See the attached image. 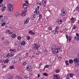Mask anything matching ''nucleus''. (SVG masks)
<instances>
[{
  "label": "nucleus",
  "instance_id": "1a4fd4ad",
  "mask_svg": "<svg viewBox=\"0 0 79 79\" xmlns=\"http://www.w3.org/2000/svg\"><path fill=\"white\" fill-rule=\"evenodd\" d=\"M21 15V16H26V11H23L22 12Z\"/></svg>",
  "mask_w": 79,
  "mask_h": 79
},
{
  "label": "nucleus",
  "instance_id": "aec40b11",
  "mask_svg": "<svg viewBox=\"0 0 79 79\" xmlns=\"http://www.w3.org/2000/svg\"><path fill=\"white\" fill-rule=\"evenodd\" d=\"M11 36L12 38H14L15 37H16V35L15 34H13Z\"/></svg>",
  "mask_w": 79,
  "mask_h": 79
},
{
  "label": "nucleus",
  "instance_id": "bf43d9fd",
  "mask_svg": "<svg viewBox=\"0 0 79 79\" xmlns=\"http://www.w3.org/2000/svg\"><path fill=\"white\" fill-rule=\"evenodd\" d=\"M38 5L40 6L41 5V3H40V2H38Z\"/></svg>",
  "mask_w": 79,
  "mask_h": 79
},
{
  "label": "nucleus",
  "instance_id": "7c9ffc66",
  "mask_svg": "<svg viewBox=\"0 0 79 79\" xmlns=\"http://www.w3.org/2000/svg\"><path fill=\"white\" fill-rule=\"evenodd\" d=\"M60 70L58 69H57L56 70V72L57 73H60Z\"/></svg>",
  "mask_w": 79,
  "mask_h": 79
},
{
  "label": "nucleus",
  "instance_id": "4c0bfd02",
  "mask_svg": "<svg viewBox=\"0 0 79 79\" xmlns=\"http://www.w3.org/2000/svg\"><path fill=\"white\" fill-rule=\"evenodd\" d=\"M43 75H44V76H48V74L45 73H43Z\"/></svg>",
  "mask_w": 79,
  "mask_h": 79
},
{
  "label": "nucleus",
  "instance_id": "09e8293b",
  "mask_svg": "<svg viewBox=\"0 0 79 79\" xmlns=\"http://www.w3.org/2000/svg\"><path fill=\"white\" fill-rule=\"evenodd\" d=\"M13 63L14 64H16V63H17V62L16 61H13Z\"/></svg>",
  "mask_w": 79,
  "mask_h": 79
},
{
  "label": "nucleus",
  "instance_id": "5701e85b",
  "mask_svg": "<svg viewBox=\"0 0 79 79\" xmlns=\"http://www.w3.org/2000/svg\"><path fill=\"white\" fill-rule=\"evenodd\" d=\"M21 47L20 46L18 47V48H17V51H19V50H21Z\"/></svg>",
  "mask_w": 79,
  "mask_h": 79
},
{
  "label": "nucleus",
  "instance_id": "e2e57ef3",
  "mask_svg": "<svg viewBox=\"0 0 79 79\" xmlns=\"http://www.w3.org/2000/svg\"><path fill=\"white\" fill-rule=\"evenodd\" d=\"M65 31H68V28H65L64 29Z\"/></svg>",
  "mask_w": 79,
  "mask_h": 79
},
{
  "label": "nucleus",
  "instance_id": "338daca9",
  "mask_svg": "<svg viewBox=\"0 0 79 79\" xmlns=\"http://www.w3.org/2000/svg\"><path fill=\"white\" fill-rule=\"evenodd\" d=\"M39 7H40L39 6H38L36 8H37V9H38V10H39Z\"/></svg>",
  "mask_w": 79,
  "mask_h": 79
},
{
  "label": "nucleus",
  "instance_id": "c756f323",
  "mask_svg": "<svg viewBox=\"0 0 79 79\" xmlns=\"http://www.w3.org/2000/svg\"><path fill=\"white\" fill-rule=\"evenodd\" d=\"M5 9H6V7H5V6H4L2 7V11H3V10H5Z\"/></svg>",
  "mask_w": 79,
  "mask_h": 79
},
{
  "label": "nucleus",
  "instance_id": "6e6552de",
  "mask_svg": "<svg viewBox=\"0 0 79 79\" xmlns=\"http://www.w3.org/2000/svg\"><path fill=\"white\" fill-rule=\"evenodd\" d=\"M56 47V45L55 44H54L53 45H52L51 46V48L52 50V51H53V50H55V48Z\"/></svg>",
  "mask_w": 79,
  "mask_h": 79
},
{
  "label": "nucleus",
  "instance_id": "a19ab883",
  "mask_svg": "<svg viewBox=\"0 0 79 79\" xmlns=\"http://www.w3.org/2000/svg\"><path fill=\"white\" fill-rule=\"evenodd\" d=\"M76 28V25H73V27L72 29H75Z\"/></svg>",
  "mask_w": 79,
  "mask_h": 79
},
{
  "label": "nucleus",
  "instance_id": "5fc2aeb1",
  "mask_svg": "<svg viewBox=\"0 0 79 79\" xmlns=\"http://www.w3.org/2000/svg\"><path fill=\"white\" fill-rule=\"evenodd\" d=\"M66 79H69V76H66Z\"/></svg>",
  "mask_w": 79,
  "mask_h": 79
},
{
  "label": "nucleus",
  "instance_id": "8fccbe9b",
  "mask_svg": "<svg viewBox=\"0 0 79 79\" xmlns=\"http://www.w3.org/2000/svg\"><path fill=\"white\" fill-rule=\"evenodd\" d=\"M27 64V63H26V62H24L23 63V64L24 66H25V65H26V64Z\"/></svg>",
  "mask_w": 79,
  "mask_h": 79
},
{
  "label": "nucleus",
  "instance_id": "cd10ccee",
  "mask_svg": "<svg viewBox=\"0 0 79 79\" xmlns=\"http://www.w3.org/2000/svg\"><path fill=\"white\" fill-rule=\"evenodd\" d=\"M12 76L11 75H10L8 76V79H12Z\"/></svg>",
  "mask_w": 79,
  "mask_h": 79
},
{
  "label": "nucleus",
  "instance_id": "a18cd8bd",
  "mask_svg": "<svg viewBox=\"0 0 79 79\" xmlns=\"http://www.w3.org/2000/svg\"><path fill=\"white\" fill-rule=\"evenodd\" d=\"M65 36L66 37V38L67 39V40H68V35H65Z\"/></svg>",
  "mask_w": 79,
  "mask_h": 79
},
{
  "label": "nucleus",
  "instance_id": "603ef678",
  "mask_svg": "<svg viewBox=\"0 0 79 79\" xmlns=\"http://www.w3.org/2000/svg\"><path fill=\"white\" fill-rule=\"evenodd\" d=\"M28 54H29V53H26V57H27V56H28Z\"/></svg>",
  "mask_w": 79,
  "mask_h": 79
},
{
  "label": "nucleus",
  "instance_id": "f3484780",
  "mask_svg": "<svg viewBox=\"0 0 79 79\" xmlns=\"http://www.w3.org/2000/svg\"><path fill=\"white\" fill-rule=\"evenodd\" d=\"M58 52H59V51H57V49H55V50L53 52V53L54 54H56V53H58Z\"/></svg>",
  "mask_w": 79,
  "mask_h": 79
},
{
  "label": "nucleus",
  "instance_id": "2eb2a0df",
  "mask_svg": "<svg viewBox=\"0 0 79 79\" xmlns=\"http://www.w3.org/2000/svg\"><path fill=\"white\" fill-rule=\"evenodd\" d=\"M35 15H35V14H34L33 15H32L31 17V19L32 20H34L35 19Z\"/></svg>",
  "mask_w": 79,
  "mask_h": 79
},
{
  "label": "nucleus",
  "instance_id": "c9c22d12",
  "mask_svg": "<svg viewBox=\"0 0 79 79\" xmlns=\"http://www.w3.org/2000/svg\"><path fill=\"white\" fill-rule=\"evenodd\" d=\"M65 63L66 64V65H68L69 64L68 63V61L67 60H66L65 61Z\"/></svg>",
  "mask_w": 79,
  "mask_h": 79
},
{
  "label": "nucleus",
  "instance_id": "69168bd1",
  "mask_svg": "<svg viewBox=\"0 0 79 79\" xmlns=\"http://www.w3.org/2000/svg\"><path fill=\"white\" fill-rule=\"evenodd\" d=\"M1 63H3V62L4 60H2L0 61Z\"/></svg>",
  "mask_w": 79,
  "mask_h": 79
},
{
  "label": "nucleus",
  "instance_id": "58836bf2",
  "mask_svg": "<svg viewBox=\"0 0 79 79\" xmlns=\"http://www.w3.org/2000/svg\"><path fill=\"white\" fill-rule=\"evenodd\" d=\"M17 39H18V40H20L21 39V36H19L17 37Z\"/></svg>",
  "mask_w": 79,
  "mask_h": 79
},
{
  "label": "nucleus",
  "instance_id": "c03bdc74",
  "mask_svg": "<svg viewBox=\"0 0 79 79\" xmlns=\"http://www.w3.org/2000/svg\"><path fill=\"white\" fill-rule=\"evenodd\" d=\"M71 36H69V42H71Z\"/></svg>",
  "mask_w": 79,
  "mask_h": 79
},
{
  "label": "nucleus",
  "instance_id": "774afa93",
  "mask_svg": "<svg viewBox=\"0 0 79 79\" xmlns=\"http://www.w3.org/2000/svg\"><path fill=\"white\" fill-rule=\"evenodd\" d=\"M79 65V64H76V66H78Z\"/></svg>",
  "mask_w": 79,
  "mask_h": 79
},
{
  "label": "nucleus",
  "instance_id": "6e6d98bb",
  "mask_svg": "<svg viewBox=\"0 0 79 79\" xmlns=\"http://www.w3.org/2000/svg\"><path fill=\"white\" fill-rule=\"evenodd\" d=\"M12 32H10V31L9 32V34H10V35L11 34H12Z\"/></svg>",
  "mask_w": 79,
  "mask_h": 79
},
{
  "label": "nucleus",
  "instance_id": "423d86ee",
  "mask_svg": "<svg viewBox=\"0 0 79 79\" xmlns=\"http://www.w3.org/2000/svg\"><path fill=\"white\" fill-rule=\"evenodd\" d=\"M65 15H66V11L63 10H62V11H61V15H62V16H65Z\"/></svg>",
  "mask_w": 79,
  "mask_h": 79
},
{
  "label": "nucleus",
  "instance_id": "79ce46f5",
  "mask_svg": "<svg viewBox=\"0 0 79 79\" xmlns=\"http://www.w3.org/2000/svg\"><path fill=\"white\" fill-rule=\"evenodd\" d=\"M17 77L18 79H22V78H21V77L19 76H17Z\"/></svg>",
  "mask_w": 79,
  "mask_h": 79
},
{
  "label": "nucleus",
  "instance_id": "39448f33",
  "mask_svg": "<svg viewBox=\"0 0 79 79\" xmlns=\"http://www.w3.org/2000/svg\"><path fill=\"white\" fill-rule=\"evenodd\" d=\"M27 70L28 71H31L32 70V67L30 65H27Z\"/></svg>",
  "mask_w": 79,
  "mask_h": 79
},
{
  "label": "nucleus",
  "instance_id": "0e129e2a",
  "mask_svg": "<svg viewBox=\"0 0 79 79\" xmlns=\"http://www.w3.org/2000/svg\"><path fill=\"white\" fill-rule=\"evenodd\" d=\"M62 52V50L61 49H60L59 50V52Z\"/></svg>",
  "mask_w": 79,
  "mask_h": 79
},
{
  "label": "nucleus",
  "instance_id": "20e7f679",
  "mask_svg": "<svg viewBox=\"0 0 79 79\" xmlns=\"http://www.w3.org/2000/svg\"><path fill=\"white\" fill-rule=\"evenodd\" d=\"M39 47H40V45H37L36 44H34V49H35V50H39Z\"/></svg>",
  "mask_w": 79,
  "mask_h": 79
},
{
  "label": "nucleus",
  "instance_id": "72a5a7b5",
  "mask_svg": "<svg viewBox=\"0 0 79 79\" xmlns=\"http://www.w3.org/2000/svg\"><path fill=\"white\" fill-rule=\"evenodd\" d=\"M5 22L3 23L1 25V26H4L5 25Z\"/></svg>",
  "mask_w": 79,
  "mask_h": 79
},
{
  "label": "nucleus",
  "instance_id": "9d476101",
  "mask_svg": "<svg viewBox=\"0 0 79 79\" xmlns=\"http://www.w3.org/2000/svg\"><path fill=\"white\" fill-rule=\"evenodd\" d=\"M46 1H47V0H42V5L43 6H46Z\"/></svg>",
  "mask_w": 79,
  "mask_h": 79
},
{
  "label": "nucleus",
  "instance_id": "c85d7f7f",
  "mask_svg": "<svg viewBox=\"0 0 79 79\" xmlns=\"http://www.w3.org/2000/svg\"><path fill=\"white\" fill-rule=\"evenodd\" d=\"M44 53V55H46L48 53V51H47V50H45Z\"/></svg>",
  "mask_w": 79,
  "mask_h": 79
},
{
  "label": "nucleus",
  "instance_id": "9b49d317",
  "mask_svg": "<svg viewBox=\"0 0 79 79\" xmlns=\"http://www.w3.org/2000/svg\"><path fill=\"white\" fill-rule=\"evenodd\" d=\"M73 61L75 63H79V60L77 58H75L73 60Z\"/></svg>",
  "mask_w": 79,
  "mask_h": 79
},
{
  "label": "nucleus",
  "instance_id": "bb28decb",
  "mask_svg": "<svg viewBox=\"0 0 79 79\" xmlns=\"http://www.w3.org/2000/svg\"><path fill=\"white\" fill-rule=\"evenodd\" d=\"M9 69H14V66L13 65H11L9 67Z\"/></svg>",
  "mask_w": 79,
  "mask_h": 79
},
{
  "label": "nucleus",
  "instance_id": "4be33fe9",
  "mask_svg": "<svg viewBox=\"0 0 79 79\" xmlns=\"http://www.w3.org/2000/svg\"><path fill=\"white\" fill-rule=\"evenodd\" d=\"M58 27H57L56 28V29L55 30V32H58Z\"/></svg>",
  "mask_w": 79,
  "mask_h": 79
},
{
  "label": "nucleus",
  "instance_id": "f8f14e48",
  "mask_svg": "<svg viewBox=\"0 0 79 79\" xmlns=\"http://www.w3.org/2000/svg\"><path fill=\"white\" fill-rule=\"evenodd\" d=\"M29 19H30V18H28L26 19V20L24 22V23L25 24H26L29 23Z\"/></svg>",
  "mask_w": 79,
  "mask_h": 79
},
{
  "label": "nucleus",
  "instance_id": "4468645a",
  "mask_svg": "<svg viewBox=\"0 0 79 79\" xmlns=\"http://www.w3.org/2000/svg\"><path fill=\"white\" fill-rule=\"evenodd\" d=\"M27 7V6L26 4V3H24L23 4V6H22V7L23 9H25V8H26Z\"/></svg>",
  "mask_w": 79,
  "mask_h": 79
},
{
  "label": "nucleus",
  "instance_id": "de8ad7c7",
  "mask_svg": "<svg viewBox=\"0 0 79 79\" xmlns=\"http://www.w3.org/2000/svg\"><path fill=\"white\" fill-rule=\"evenodd\" d=\"M39 18H40L39 19H41V18H42V15H41L40 14V15H39Z\"/></svg>",
  "mask_w": 79,
  "mask_h": 79
},
{
  "label": "nucleus",
  "instance_id": "3c124183",
  "mask_svg": "<svg viewBox=\"0 0 79 79\" xmlns=\"http://www.w3.org/2000/svg\"><path fill=\"white\" fill-rule=\"evenodd\" d=\"M6 44L7 45H8L10 44V43L9 42H6Z\"/></svg>",
  "mask_w": 79,
  "mask_h": 79
},
{
  "label": "nucleus",
  "instance_id": "b1692460",
  "mask_svg": "<svg viewBox=\"0 0 79 79\" xmlns=\"http://www.w3.org/2000/svg\"><path fill=\"white\" fill-rule=\"evenodd\" d=\"M19 15V12H17L16 14H15V16L16 17H17Z\"/></svg>",
  "mask_w": 79,
  "mask_h": 79
},
{
  "label": "nucleus",
  "instance_id": "ea45409f",
  "mask_svg": "<svg viewBox=\"0 0 79 79\" xmlns=\"http://www.w3.org/2000/svg\"><path fill=\"white\" fill-rule=\"evenodd\" d=\"M49 31H52V28L51 27H50L48 28Z\"/></svg>",
  "mask_w": 79,
  "mask_h": 79
},
{
  "label": "nucleus",
  "instance_id": "393cba45",
  "mask_svg": "<svg viewBox=\"0 0 79 79\" xmlns=\"http://www.w3.org/2000/svg\"><path fill=\"white\" fill-rule=\"evenodd\" d=\"M8 61H9V60H8V59H6L5 60L4 63H5V64H6V63H8Z\"/></svg>",
  "mask_w": 79,
  "mask_h": 79
},
{
  "label": "nucleus",
  "instance_id": "7ed1b4c3",
  "mask_svg": "<svg viewBox=\"0 0 79 79\" xmlns=\"http://www.w3.org/2000/svg\"><path fill=\"white\" fill-rule=\"evenodd\" d=\"M64 20H63V19L61 20H60V19H58L57 20L56 22V23H57L58 24H60L63 23V22H64Z\"/></svg>",
  "mask_w": 79,
  "mask_h": 79
},
{
  "label": "nucleus",
  "instance_id": "37998d69",
  "mask_svg": "<svg viewBox=\"0 0 79 79\" xmlns=\"http://www.w3.org/2000/svg\"><path fill=\"white\" fill-rule=\"evenodd\" d=\"M76 10H77V11H79V6H78L77 7H76Z\"/></svg>",
  "mask_w": 79,
  "mask_h": 79
},
{
  "label": "nucleus",
  "instance_id": "052dcab7",
  "mask_svg": "<svg viewBox=\"0 0 79 79\" xmlns=\"http://www.w3.org/2000/svg\"><path fill=\"white\" fill-rule=\"evenodd\" d=\"M76 35H77V37H78V36H79V34L77 33L76 34Z\"/></svg>",
  "mask_w": 79,
  "mask_h": 79
},
{
  "label": "nucleus",
  "instance_id": "680f3d73",
  "mask_svg": "<svg viewBox=\"0 0 79 79\" xmlns=\"http://www.w3.org/2000/svg\"><path fill=\"white\" fill-rule=\"evenodd\" d=\"M3 17V15H0V18H2Z\"/></svg>",
  "mask_w": 79,
  "mask_h": 79
},
{
  "label": "nucleus",
  "instance_id": "864d4df0",
  "mask_svg": "<svg viewBox=\"0 0 79 79\" xmlns=\"http://www.w3.org/2000/svg\"><path fill=\"white\" fill-rule=\"evenodd\" d=\"M6 66V65H4L2 66V68H5V67Z\"/></svg>",
  "mask_w": 79,
  "mask_h": 79
},
{
  "label": "nucleus",
  "instance_id": "a878e982",
  "mask_svg": "<svg viewBox=\"0 0 79 79\" xmlns=\"http://www.w3.org/2000/svg\"><path fill=\"white\" fill-rule=\"evenodd\" d=\"M73 76H74V74L73 73H70L69 75V76L70 77H73Z\"/></svg>",
  "mask_w": 79,
  "mask_h": 79
},
{
  "label": "nucleus",
  "instance_id": "0eeeda50",
  "mask_svg": "<svg viewBox=\"0 0 79 79\" xmlns=\"http://www.w3.org/2000/svg\"><path fill=\"white\" fill-rule=\"evenodd\" d=\"M34 13H35V15H37L40 14V13L39 11V9H38L37 8H36L35 11L34 12Z\"/></svg>",
  "mask_w": 79,
  "mask_h": 79
},
{
  "label": "nucleus",
  "instance_id": "6ab92c4d",
  "mask_svg": "<svg viewBox=\"0 0 79 79\" xmlns=\"http://www.w3.org/2000/svg\"><path fill=\"white\" fill-rule=\"evenodd\" d=\"M29 33L30 34L32 35H34L35 34V33L34 32H33L32 31L30 30L29 31Z\"/></svg>",
  "mask_w": 79,
  "mask_h": 79
},
{
  "label": "nucleus",
  "instance_id": "a211bd4d",
  "mask_svg": "<svg viewBox=\"0 0 79 79\" xmlns=\"http://www.w3.org/2000/svg\"><path fill=\"white\" fill-rule=\"evenodd\" d=\"M26 44V42H24V41H22L21 42V45H25Z\"/></svg>",
  "mask_w": 79,
  "mask_h": 79
},
{
  "label": "nucleus",
  "instance_id": "f704fd0d",
  "mask_svg": "<svg viewBox=\"0 0 79 79\" xmlns=\"http://www.w3.org/2000/svg\"><path fill=\"white\" fill-rule=\"evenodd\" d=\"M10 30H8V29H7L6 30V33H7V34H9V32H10Z\"/></svg>",
  "mask_w": 79,
  "mask_h": 79
},
{
  "label": "nucleus",
  "instance_id": "13d9d810",
  "mask_svg": "<svg viewBox=\"0 0 79 79\" xmlns=\"http://www.w3.org/2000/svg\"><path fill=\"white\" fill-rule=\"evenodd\" d=\"M3 0H0V3H2V2H3Z\"/></svg>",
  "mask_w": 79,
  "mask_h": 79
},
{
  "label": "nucleus",
  "instance_id": "473e14b6",
  "mask_svg": "<svg viewBox=\"0 0 79 79\" xmlns=\"http://www.w3.org/2000/svg\"><path fill=\"white\" fill-rule=\"evenodd\" d=\"M61 58H62V57H61L59 56L57 59V60H61Z\"/></svg>",
  "mask_w": 79,
  "mask_h": 79
},
{
  "label": "nucleus",
  "instance_id": "ddd939ff",
  "mask_svg": "<svg viewBox=\"0 0 79 79\" xmlns=\"http://www.w3.org/2000/svg\"><path fill=\"white\" fill-rule=\"evenodd\" d=\"M53 77L54 79H60V77L58 76V75H54Z\"/></svg>",
  "mask_w": 79,
  "mask_h": 79
},
{
  "label": "nucleus",
  "instance_id": "e433bc0d",
  "mask_svg": "<svg viewBox=\"0 0 79 79\" xmlns=\"http://www.w3.org/2000/svg\"><path fill=\"white\" fill-rule=\"evenodd\" d=\"M44 67H45L46 68H49V65H46Z\"/></svg>",
  "mask_w": 79,
  "mask_h": 79
},
{
  "label": "nucleus",
  "instance_id": "49530a36",
  "mask_svg": "<svg viewBox=\"0 0 79 79\" xmlns=\"http://www.w3.org/2000/svg\"><path fill=\"white\" fill-rule=\"evenodd\" d=\"M27 40H29L30 39V37L29 36L27 37Z\"/></svg>",
  "mask_w": 79,
  "mask_h": 79
},
{
  "label": "nucleus",
  "instance_id": "2f4dec72",
  "mask_svg": "<svg viewBox=\"0 0 79 79\" xmlns=\"http://www.w3.org/2000/svg\"><path fill=\"white\" fill-rule=\"evenodd\" d=\"M60 49H61V47L58 46L57 48L56 49L57 51H59Z\"/></svg>",
  "mask_w": 79,
  "mask_h": 79
},
{
  "label": "nucleus",
  "instance_id": "412c9836",
  "mask_svg": "<svg viewBox=\"0 0 79 79\" xmlns=\"http://www.w3.org/2000/svg\"><path fill=\"white\" fill-rule=\"evenodd\" d=\"M69 62L70 64H72L73 63V60L70 59L69 60Z\"/></svg>",
  "mask_w": 79,
  "mask_h": 79
},
{
  "label": "nucleus",
  "instance_id": "dca6fc26",
  "mask_svg": "<svg viewBox=\"0 0 79 79\" xmlns=\"http://www.w3.org/2000/svg\"><path fill=\"white\" fill-rule=\"evenodd\" d=\"M71 21L72 23H74V21H75V19H74V18L72 17L71 18Z\"/></svg>",
  "mask_w": 79,
  "mask_h": 79
},
{
  "label": "nucleus",
  "instance_id": "4d7b16f0",
  "mask_svg": "<svg viewBox=\"0 0 79 79\" xmlns=\"http://www.w3.org/2000/svg\"><path fill=\"white\" fill-rule=\"evenodd\" d=\"M22 60V58L21 57L19 59V61H21Z\"/></svg>",
  "mask_w": 79,
  "mask_h": 79
},
{
  "label": "nucleus",
  "instance_id": "f257e3e1",
  "mask_svg": "<svg viewBox=\"0 0 79 79\" xmlns=\"http://www.w3.org/2000/svg\"><path fill=\"white\" fill-rule=\"evenodd\" d=\"M17 51H16L15 49H12V52H11L10 53H9L8 54L6 55L7 57H11V56H14V53L15 52H17Z\"/></svg>",
  "mask_w": 79,
  "mask_h": 79
},
{
  "label": "nucleus",
  "instance_id": "f03ea898",
  "mask_svg": "<svg viewBox=\"0 0 79 79\" xmlns=\"http://www.w3.org/2000/svg\"><path fill=\"white\" fill-rule=\"evenodd\" d=\"M8 9L9 11H11V12H13V7L11 4H9L8 5Z\"/></svg>",
  "mask_w": 79,
  "mask_h": 79
}]
</instances>
